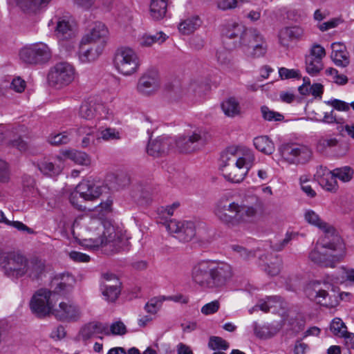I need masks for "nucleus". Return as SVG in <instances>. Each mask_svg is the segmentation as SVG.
<instances>
[{"label":"nucleus","instance_id":"39448f33","mask_svg":"<svg viewBox=\"0 0 354 354\" xmlns=\"http://www.w3.org/2000/svg\"><path fill=\"white\" fill-rule=\"evenodd\" d=\"M306 296L312 301L328 308L338 304V296L332 284L318 281L309 283L305 290Z\"/></svg>","mask_w":354,"mask_h":354},{"label":"nucleus","instance_id":"2eb2a0df","mask_svg":"<svg viewBox=\"0 0 354 354\" xmlns=\"http://www.w3.org/2000/svg\"><path fill=\"white\" fill-rule=\"evenodd\" d=\"M164 225L169 233L176 234V237L182 241H191L196 234L195 224L191 221H177L170 220Z\"/></svg>","mask_w":354,"mask_h":354},{"label":"nucleus","instance_id":"4d7b16f0","mask_svg":"<svg viewBox=\"0 0 354 354\" xmlns=\"http://www.w3.org/2000/svg\"><path fill=\"white\" fill-rule=\"evenodd\" d=\"M325 103L333 106L334 109L339 111H348L350 110V103H347L340 100L332 99L326 101Z\"/></svg>","mask_w":354,"mask_h":354},{"label":"nucleus","instance_id":"e2e57ef3","mask_svg":"<svg viewBox=\"0 0 354 354\" xmlns=\"http://www.w3.org/2000/svg\"><path fill=\"white\" fill-rule=\"evenodd\" d=\"M325 56L326 50L324 48L319 44H314L310 49V55H308V57H312L321 61Z\"/></svg>","mask_w":354,"mask_h":354},{"label":"nucleus","instance_id":"f3484780","mask_svg":"<svg viewBox=\"0 0 354 354\" xmlns=\"http://www.w3.org/2000/svg\"><path fill=\"white\" fill-rule=\"evenodd\" d=\"M100 289L104 299L108 302H115L121 292V282L113 274L104 273Z\"/></svg>","mask_w":354,"mask_h":354},{"label":"nucleus","instance_id":"a878e982","mask_svg":"<svg viewBox=\"0 0 354 354\" xmlns=\"http://www.w3.org/2000/svg\"><path fill=\"white\" fill-rule=\"evenodd\" d=\"M317 179L318 183L325 190L330 192H335L337 190V182L331 171L324 169L318 171Z\"/></svg>","mask_w":354,"mask_h":354},{"label":"nucleus","instance_id":"c9c22d12","mask_svg":"<svg viewBox=\"0 0 354 354\" xmlns=\"http://www.w3.org/2000/svg\"><path fill=\"white\" fill-rule=\"evenodd\" d=\"M221 108L224 113L228 117H234L241 113V106L238 100L232 97L223 101Z\"/></svg>","mask_w":354,"mask_h":354},{"label":"nucleus","instance_id":"6e6552de","mask_svg":"<svg viewBox=\"0 0 354 354\" xmlns=\"http://www.w3.org/2000/svg\"><path fill=\"white\" fill-rule=\"evenodd\" d=\"M243 158H239L237 162L229 167H223V177L228 181L239 183L243 180L249 170L252 167L255 160L250 149H244Z\"/></svg>","mask_w":354,"mask_h":354},{"label":"nucleus","instance_id":"79ce46f5","mask_svg":"<svg viewBox=\"0 0 354 354\" xmlns=\"http://www.w3.org/2000/svg\"><path fill=\"white\" fill-rule=\"evenodd\" d=\"M324 68L323 62L312 57H306V69L311 76L317 75Z\"/></svg>","mask_w":354,"mask_h":354},{"label":"nucleus","instance_id":"3c124183","mask_svg":"<svg viewBox=\"0 0 354 354\" xmlns=\"http://www.w3.org/2000/svg\"><path fill=\"white\" fill-rule=\"evenodd\" d=\"M70 140L69 134L64 131L60 133L51 134L48 136V142L55 146L67 144Z\"/></svg>","mask_w":354,"mask_h":354},{"label":"nucleus","instance_id":"58836bf2","mask_svg":"<svg viewBox=\"0 0 354 354\" xmlns=\"http://www.w3.org/2000/svg\"><path fill=\"white\" fill-rule=\"evenodd\" d=\"M319 122L327 123V124H335L336 129L339 134L344 136L343 134V124L345 123V120L343 118H339L334 112V110H331L330 112L324 113L322 119L317 120Z\"/></svg>","mask_w":354,"mask_h":354},{"label":"nucleus","instance_id":"bb28decb","mask_svg":"<svg viewBox=\"0 0 354 354\" xmlns=\"http://www.w3.org/2000/svg\"><path fill=\"white\" fill-rule=\"evenodd\" d=\"M44 271L45 264L41 260L35 258L27 261L26 274L32 280L40 279Z\"/></svg>","mask_w":354,"mask_h":354},{"label":"nucleus","instance_id":"7c9ffc66","mask_svg":"<svg viewBox=\"0 0 354 354\" xmlns=\"http://www.w3.org/2000/svg\"><path fill=\"white\" fill-rule=\"evenodd\" d=\"M17 6L26 12H35L46 7L51 0H16Z\"/></svg>","mask_w":354,"mask_h":354},{"label":"nucleus","instance_id":"cd10ccee","mask_svg":"<svg viewBox=\"0 0 354 354\" xmlns=\"http://www.w3.org/2000/svg\"><path fill=\"white\" fill-rule=\"evenodd\" d=\"M248 28H245L243 25L230 22L225 24L222 29V34L229 39H239L240 45L241 44V37Z\"/></svg>","mask_w":354,"mask_h":354},{"label":"nucleus","instance_id":"1a4fd4ad","mask_svg":"<svg viewBox=\"0 0 354 354\" xmlns=\"http://www.w3.org/2000/svg\"><path fill=\"white\" fill-rule=\"evenodd\" d=\"M75 75L74 66L68 62H62L50 68L48 74V80L50 86L60 89L71 84Z\"/></svg>","mask_w":354,"mask_h":354},{"label":"nucleus","instance_id":"6e6d98bb","mask_svg":"<svg viewBox=\"0 0 354 354\" xmlns=\"http://www.w3.org/2000/svg\"><path fill=\"white\" fill-rule=\"evenodd\" d=\"M279 299L280 297L279 296L268 297L266 298V301H261L259 304H258L254 307L253 309L259 308V310L266 313L269 311L270 308H273V306L271 304V302L277 300V301H279Z\"/></svg>","mask_w":354,"mask_h":354},{"label":"nucleus","instance_id":"de8ad7c7","mask_svg":"<svg viewBox=\"0 0 354 354\" xmlns=\"http://www.w3.org/2000/svg\"><path fill=\"white\" fill-rule=\"evenodd\" d=\"M262 117L265 120L269 122H279L284 119V116L279 112L270 110L268 106H263L261 108Z\"/></svg>","mask_w":354,"mask_h":354},{"label":"nucleus","instance_id":"f704fd0d","mask_svg":"<svg viewBox=\"0 0 354 354\" xmlns=\"http://www.w3.org/2000/svg\"><path fill=\"white\" fill-rule=\"evenodd\" d=\"M167 0H151L150 12L151 17L156 20L162 19L167 11Z\"/></svg>","mask_w":354,"mask_h":354},{"label":"nucleus","instance_id":"69168bd1","mask_svg":"<svg viewBox=\"0 0 354 354\" xmlns=\"http://www.w3.org/2000/svg\"><path fill=\"white\" fill-rule=\"evenodd\" d=\"M10 179V171L7 162L0 159V183H7Z\"/></svg>","mask_w":354,"mask_h":354},{"label":"nucleus","instance_id":"f8f14e48","mask_svg":"<svg viewBox=\"0 0 354 354\" xmlns=\"http://www.w3.org/2000/svg\"><path fill=\"white\" fill-rule=\"evenodd\" d=\"M282 158L290 164H305L312 157V151L306 145L298 143H287L282 145L279 149Z\"/></svg>","mask_w":354,"mask_h":354},{"label":"nucleus","instance_id":"dca6fc26","mask_svg":"<svg viewBox=\"0 0 354 354\" xmlns=\"http://www.w3.org/2000/svg\"><path fill=\"white\" fill-rule=\"evenodd\" d=\"M104 188L99 181L93 179L83 180L76 186L72 199L75 198L79 193L84 201H93L102 194Z\"/></svg>","mask_w":354,"mask_h":354},{"label":"nucleus","instance_id":"37998d69","mask_svg":"<svg viewBox=\"0 0 354 354\" xmlns=\"http://www.w3.org/2000/svg\"><path fill=\"white\" fill-rule=\"evenodd\" d=\"M330 330L334 335L339 337H342L348 332L345 324L338 317H335L332 320L330 324Z\"/></svg>","mask_w":354,"mask_h":354},{"label":"nucleus","instance_id":"f257e3e1","mask_svg":"<svg viewBox=\"0 0 354 354\" xmlns=\"http://www.w3.org/2000/svg\"><path fill=\"white\" fill-rule=\"evenodd\" d=\"M78 227L80 244L86 248L95 250L99 247H106L109 248L106 250L115 253L124 250L127 245V239L108 221L84 216L75 221L73 233Z\"/></svg>","mask_w":354,"mask_h":354},{"label":"nucleus","instance_id":"a211bd4d","mask_svg":"<svg viewBox=\"0 0 354 354\" xmlns=\"http://www.w3.org/2000/svg\"><path fill=\"white\" fill-rule=\"evenodd\" d=\"M160 86V77L156 71L145 73L138 80V91L143 95H151L156 93Z\"/></svg>","mask_w":354,"mask_h":354},{"label":"nucleus","instance_id":"864d4df0","mask_svg":"<svg viewBox=\"0 0 354 354\" xmlns=\"http://www.w3.org/2000/svg\"><path fill=\"white\" fill-rule=\"evenodd\" d=\"M52 287L54 288L53 292L56 294H65L72 288L71 284L62 281H59L57 278L53 280Z\"/></svg>","mask_w":354,"mask_h":354},{"label":"nucleus","instance_id":"4be33fe9","mask_svg":"<svg viewBox=\"0 0 354 354\" xmlns=\"http://www.w3.org/2000/svg\"><path fill=\"white\" fill-rule=\"evenodd\" d=\"M304 30L298 26L282 28L278 34L279 42L283 47L288 48L291 43L302 39Z\"/></svg>","mask_w":354,"mask_h":354},{"label":"nucleus","instance_id":"052dcab7","mask_svg":"<svg viewBox=\"0 0 354 354\" xmlns=\"http://www.w3.org/2000/svg\"><path fill=\"white\" fill-rule=\"evenodd\" d=\"M109 330L110 335L112 334L113 335H122L127 333V328L121 321L113 322L109 326Z\"/></svg>","mask_w":354,"mask_h":354},{"label":"nucleus","instance_id":"a18cd8bd","mask_svg":"<svg viewBox=\"0 0 354 354\" xmlns=\"http://www.w3.org/2000/svg\"><path fill=\"white\" fill-rule=\"evenodd\" d=\"M166 300V297L159 296L151 298L145 306V310L151 315H155L160 308L162 304Z\"/></svg>","mask_w":354,"mask_h":354},{"label":"nucleus","instance_id":"e433bc0d","mask_svg":"<svg viewBox=\"0 0 354 354\" xmlns=\"http://www.w3.org/2000/svg\"><path fill=\"white\" fill-rule=\"evenodd\" d=\"M218 63L225 69L231 71L234 68V62L229 50L225 48L218 49L216 53Z\"/></svg>","mask_w":354,"mask_h":354},{"label":"nucleus","instance_id":"c756f323","mask_svg":"<svg viewBox=\"0 0 354 354\" xmlns=\"http://www.w3.org/2000/svg\"><path fill=\"white\" fill-rule=\"evenodd\" d=\"M244 149L230 148L223 152L221 156V169L223 167H229L237 162L238 158H243Z\"/></svg>","mask_w":354,"mask_h":354},{"label":"nucleus","instance_id":"f03ea898","mask_svg":"<svg viewBox=\"0 0 354 354\" xmlns=\"http://www.w3.org/2000/svg\"><path fill=\"white\" fill-rule=\"evenodd\" d=\"M304 219L308 223L322 230L324 234L309 253L310 260L322 267L335 268L342 258V254H335L337 250H342L344 248L341 237L336 234L333 226L324 221L312 209L306 210Z\"/></svg>","mask_w":354,"mask_h":354},{"label":"nucleus","instance_id":"b1692460","mask_svg":"<svg viewBox=\"0 0 354 354\" xmlns=\"http://www.w3.org/2000/svg\"><path fill=\"white\" fill-rule=\"evenodd\" d=\"M171 143V138L165 136L151 140L147 146V153L154 157L161 156L169 151Z\"/></svg>","mask_w":354,"mask_h":354},{"label":"nucleus","instance_id":"49530a36","mask_svg":"<svg viewBox=\"0 0 354 354\" xmlns=\"http://www.w3.org/2000/svg\"><path fill=\"white\" fill-rule=\"evenodd\" d=\"M335 176V178H339L344 182H348L351 180L353 175V169L348 166L336 168L331 171Z\"/></svg>","mask_w":354,"mask_h":354},{"label":"nucleus","instance_id":"8fccbe9b","mask_svg":"<svg viewBox=\"0 0 354 354\" xmlns=\"http://www.w3.org/2000/svg\"><path fill=\"white\" fill-rule=\"evenodd\" d=\"M208 346L212 350H227L229 348V344L223 338L217 336H212L208 342Z\"/></svg>","mask_w":354,"mask_h":354},{"label":"nucleus","instance_id":"c03bdc74","mask_svg":"<svg viewBox=\"0 0 354 354\" xmlns=\"http://www.w3.org/2000/svg\"><path fill=\"white\" fill-rule=\"evenodd\" d=\"M331 58L337 66L344 68L349 64L348 53L345 50H336L331 53Z\"/></svg>","mask_w":354,"mask_h":354},{"label":"nucleus","instance_id":"9d476101","mask_svg":"<svg viewBox=\"0 0 354 354\" xmlns=\"http://www.w3.org/2000/svg\"><path fill=\"white\" fill-rule=\"evenodd\" d=\"M114 64L119 73L127 76L131 75L138 71L140 59L133 49L124 46L117 50Z\"/></svg>","mask_w":354,"mask_h":354},{"label":"nucleus","instance_id":"0e129e2a","mask_svg":"<svg viewBox=\"0 0 354 354\" xmlns=\"http://www.w3.org/2000/svg\"><path fill=\"white\" fill-rule=\"evenodd\" d=\"M219 307L220 304L218 301L215 300L204 305L201 308V313L205 315H211L216 313Z\"/></svg>","mask_w":354,"mask_h":354},{"label":"nucleus","instance_id":"7ed1b4c3","mask_svg":"<svg viewBox=\"0 0 354 354\" xmlns=\"http://www.w3.org/2000/svg\"><path fill=\"white\" fill-rule=\"evenodd\" d=\"M191 275L192 281L201 288L220 290L232 279L233 272L227 263L203 259L193 265Z\"/></svg>","mask_w":354,"mask_h":354},{"label":"nucleus","instance_id":"423d86ee","mask_svg":"<svg viewBox=\"0 0 354 354\" xmlns=\"http://www.w3.org/2000/svg\"><path fill=\"white\" fill-rule=\"evenodd\" d=\"M207 133L201 129L186 130L175 140V147L180 153H189L201 150L207 142Z\"/></svg>","mask_w":354,"mask_h":354},{"label":"nucleus","instance_id":"412c9836","mask_svg":"<svg viewBox=\"0 0 354 354\" xmlns=\"http://www.w3.org/2000/svg\"><path fill=\"white\" fill-rule=\"evenodd\" d=\"M53 315L60 321H77L80 317L79 308L71 302H61L58 308L53 309Z\"/></svg>","mask_w":354,"mask_h":354},{"label":"nucleus","instance_id":"aec40b11","mask_svg":"<svg viewBox=\"0 0 354 354\" xmlns=\"http://www.w3.org/2000/svg\"><path fill=\"white\" fill-rule=\"evenodd\" d=\"M55 33L59 41L72 40L76 36L75 21L69 18H59L57 21Z\"/></svg>","mask_w":354,"mask_h":354},{"label":"nucleus","instance_id":"603ef678","mask_svg":"<svg viewBox=\"0 0 354 354\" xmlns=\"http://www.w3.org/2000/svg\"><path fill=\"white\" fill-rule=\"evenodd\" d=\"M326 74L331 77L333 82L338 85H344L348 82V77L343 74H339L337 70L328 68L326 70Z\"/></svg>","mask_w":354,"mask_h":354},{"label":"nucleus","instance_id":"5701e85b","mask_svg":"<svg viewBox=\"0 0 354 354\" xmlns=\"http://www.w3.org/2000/svg\"><path fill=\"white\" fill-rule=\"evenodd\" d=\"M259 266L270 276L277 275L282 268V259L277 255L266 254L259 257Z\"/></svg>","mask_w":354,"mask_h":354},{"label":"nucleus","instance_id":"9b49d317","mask_svg":"<svg viewBox=\"0 0 354 354\" xmlns=\"http://www.w3.org/2000/svg\"><path fill=\"white\" fill-rule=\"evenodd\" d=\"M19 55L23 62L30 65L46 63L51 57L50 48L46 44L41 42L23 47Z\"/></svg>","mask_w":354,"mask_h":354},{"label":"nucleus","instance_id":"a19ab883","mask_svg":"<svg viewBox=\"0 0 354 354\" xmlns=\"http://www.w3.org/2000/svg\"><path fill=\"white\" fill-rule=\"evenodd\" d=\"M95 104L93 100L83 102L80 107L79 115L83 119L91 120L95 117Z\"/></svg>","mask_w":354,"mask_h":354},{"label":"nucleus","instance_id":"338daca9","mask_svg":"<svg viewBox=\"0 0 354 354\" xmlns=\"http://www.w3.org/2000/svg\"><path fill=\"white\" fill-rule=\"evenodd\" d=\"M237 5V0H218L217 1L218 8L223 10H226L236 8Z\"/></svg>","mask_w":354,"mask_h":354},{"label":"nucleus","instance_id":"774afa93","mask_svg":"<svg viewBox=\"0 0 354 354\" xmlns=\"http://www.w3.org/2000/svg\"><path fill=\"white\" fill-rule=\"evenodd\" d=\"M205 39L201 35H194L190 39L191 46L196 50L202 49L205 46Z\"/></svg>","mask_w":354,"mask_h":354},{"label":"nucleus","instance_id":"473e14b6","mask_svg":"<svg viewBox=\"0 0 354 354\" xmlns=\"http://www.w3.org/2000/svg\"><path fill=\"white\" fill-rule=\"evenodd\" d=\"M201 25V19L198 16H193L181 21L178 25V30L183 35H189L198 28Z\"/></svg>","mask_w":354,"mask_h":354},{"label":"nucleus","instance_id":"09e8293b","mask_svg":"<svg viewBox=\"0 0 354 354\" xmlns=\"http://www.w3.org/2000/svg\"><path fill=\"white\" fill-rule=\"evenodd\" d=\"M100 139L104 141L117 140L121 138L119 131L114 128H106L98 132Z\"/></svg>","mask_w":354,"mask_h":354},{"label":"nucleus","instance_id":"72a5a7b5","mask_svg":"<svg viewBox=\"0 0 354 354\" xmlns=\"http://www.w3.org/2000/svg\"><path fill=\"white\" fill-rule=\"evenodd\" d=\"M254 145L257 150L266 154H272L274 151V143L266 136L256 137L254 139Z\"/></svg>","mask_w":354,"mask_h":354},{"label":"nucleus","instance_id":"6ab92c4d","mask_svg":"<svg viewBox=\"0 0 354 354\" xmlns=\"http://www.w3.org/2000/svg\"><path fill=\"white\" fill-rule=\"evenodd\" d=\"M109 31L106 26L101 22L95 23L91 31L82 39V44H92L104 48L108 39Z\"/></svg>","mask_w":354,"mask_h":354},{"label":"nucleus","instance_id":"680f3d73","mask_svg":"<svg viewBox=\"0 0 354 354\" xmlns=\"http://www.w3.org/2000/svg\"><path fill=\"white\" fill-rule=\"evenodd\" d=\"M6 144L11 147L17 149L20 151H24L28 148L27 143L20 136L9 139Z\"/></svg>","mask_w":354,"mask_h":354},{"label":"nucleus","instance_id":"0eeeda50","mask_svg":"<svg viewBox=\"0 0 354 354\" xmlns=\"http://www.w3.org/2000/svg\"><path fill=\"white\" fill-rule=\"evenodd\" d=\"M244 53L253 58L264 56L268 50V43L264 36L256 28H248L241 37L240 45Z\"/></svg>","mask_w":354,"mask_h":354},{"label":"nucleus","instance_id":"2f4dec72","mask_svg":"<svg viewBox=\"0 0 354 354\" xmlns=\"http://www.w3.org/2000/svg\"><path fill=\"white\" fill-rule=\"evenodd\" d=\"M85 45L86 44L81 43L80 50L79 51V57L82 62L94 61L102 53L104 49L93 45L89 48H85Z\"/></svg>","mask_w":354,"mask_h":354},{"label":"nucleus","instance_id":"13d9d810","mask_svg":"<svg viewBox=\"0 0 354 354\" xmlns=\"http://www.w3.org/2000/svg\"><path fill=\"white\" fill-rule=\"evenodd\" d=\"M232 250L236 252L240 257L243 259H249L252 257H254V252L252 250H249L247 248L239 245H232Z\"/></svg>","mask_w":354,"mask_h":354},{"label":"nucleus","instance_id":"20e7f679","mask_svg":"<svg viewBox=\"0 0 354 354\" xmlns=\"http://www.w3.org/2000/svg\"><path fill=\"white\" fill-rule=\"evenodd\" d=\"M262 206L263 203L259 198H257L255 207L239 205L227 198H221L215 203L214 214L223 225L235 228L252 222L257 215V207Z\"/></svg>","mask_w":354,"mask_h":354},{"label":"nucleus","instance_id":"5fc2aeb1","mask_svg":"<svg viewBox=\"0 0 354 354\" xmlns=\"http://www.w3.org/2000/svg\"><path fill=\"white\" fill-rule=\"evenodd\" d=\"M23 187L24 191L26 193L28 196H35L37 189L35 188V180L33 178L29 176H24L23 177Z\"/></svg>","mask_w":354,"mask_h":354},{"label":"nucleus","instance_id":"4c0bfd02","mask_svg":"<svg viewBox=\"0 0 354 354\" xmlns=\"http://www.w3.org/2000/svg\"><path fill=\"white\" fill-rule=\"evenodd\" d=\"M63 154L68 159L79 165H88L91 162L90 157L84 151L70 149L66 150Z\"/></svg>","mask_w":354,"mask_h":354},{"label":"nucleus","instance_id":"ddd939ff","mask_svg":"<svg viewBox=\"0 0 354 354\" xmlns=\"http://www.w3.org/2000/svg\"><path fill=\"white\" fill-rule=\"evenodd\" d=\"M27 261L25 257L15 252H0V266L8 275L17 277L25 275Z\"/></svg>","mask_w":354,"mask_h":354},{"label":"nucleus","instance_id":"bf43d9fd","mask_svg":"<svg viewBox=\"0 0 354 354\" xmlns=\"http://www.w3.org/2000/svg\"><path fill=\"white\" fill-rule=\"evenodd\" d=\"M279 74L280 77L283 80L300 77V73L299 70L289 69L284 67L279 69Z\"/></svg>","mask_w":354,"mask_h":354},{"label":"nucleus","instance_id":"393cba45","mask_svg":"<svg viewBox=\"0 0 354 354\" xmlns=\"http://www.w3.org/2000/svg\"><path fill=\"white\" fill-rule=\"evenodd\" d=\"M99 334L110 335L109 325L107 324L91 322L84 326L80 331V335L84 341H86L92 337Z\"/></svg>","mask_w":354,"mask_h":354},{"label":"nucleus","instance_id":"4468645a","mask_svg":"<svg viewBox=\"0 0 354 354\" xmlns=\"http://www.w3.org/2000/svg\"><path fill=\"white\" fill-rule=\"evenodd\" d=\"M52 293L46 289H40L33 295L30 301V308L32 313L38 317L53 315L54 308L50 301Z\"/></svg>","mask_w":354,"mask_h":354},{"label":"nucleus","instance_id":"ea45409f","mask_svg":"<svg viewBox=\"0 0 354 354\" xmlns=\"http://www.w3.org/2000/svg\"><path fill=\"white\" fill-rule=\"evenodd\" d=\"M37 166L41 173L50 176L58 175L62 171L60 166L55 165L53 162L46 159L38 162Z\"/></svg>","mask_w":354,"mask_h":354},{"label":"nucleus","instance_id":"c85d7f7f","mask_svg":"<svg viewBox=\"0 0 354 354\" xmlns=\"http://www.w3.org/2000/svg\"><path fill=\"white\" fill-rule=\"evenodd\" d=\"M77 133L79 136L85 135L81 143V146L84 148L95 145V140H100L98 131L94 127L81 126L77 129Z\"/></svg>","mask_w":354,"mask_h":354}]
</instances>
